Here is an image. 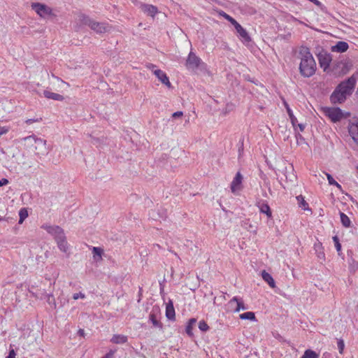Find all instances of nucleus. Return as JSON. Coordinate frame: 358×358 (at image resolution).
Returning a JSON list of instances; mask_svg holds the SVG:
<instances>
[{
  "label": "nucleus",
  "mask_w": 358,
  "mask_h": 358,
  "mask_svg": "<svg viewBox=\"0 0 358 358\" xmlns=\"http://www.w3.org/2000/svg\"><path fill=\"white\" fill-rule=\"evenodd\" d=\"M299 56L301 59L299 68L300 74L304 78H310L313 76L315 73L317 66L310 49L306 46H301Z\"/></svg>",
  "instance_id": "nucleus-1"
},
{
  "label": "nucleus",
  "mask_w": 358,
  "mask_h": 358,
  "mask_svg": "<svg viewBox=\"0 0 358 358\" xmlns=\"http://www.w3.org/2000/svg\"><path fill=\"white\" fill-rule=\"evenodd\" d=\"M185 66L188 71L194 73H197L199 71L205 72L207 70L206 64L192 51L189 52Z\"/></svg>",
  "instance_id": "nucleus-2"
},
{
  "label": "nucleus",
  "mask_w": 358,
  "mask_h": 358,
  "mask_svg": "<svg viewBox=\"0 0 358 358\" xmlns=\"http://www.w3.org/2000/svg\"><path fill=\"white\" fill-rule=\"evenodd\" d=\"M80 21L83 24L90 27L92 30L98 34H102L107 31V27L104 23L96 22L87 15H82L80 16Z\"/></svg>",
  "instance_id": "nucleus-3"
},
{
  "label": "nucleus",
  "mask_w": 358,
  "mask_h": 358,
  "mask_svg": "<svg viewBox=\"0 0 358 358\" xmlns=\"http://www.w3.org/2000/svg\"><path fill=\"white\" fill-rule=\"evenodd\" d=\"M222 15L224 17L225 19H227L229 22L231 23V24L234 25L235 29L236 30L237 33L239 35V37L241 38L242 41L245 42H249L251 41V38L247 32V31L232 17L227 15L224 12H222Z\"/></svg>",
  "instance_id": "nucleus-4"
},
{
  "label": "nucleus",
  "mask_w": 358,
  "mask_h": 358,
  "mask_svg": "<svg viewBox=\"0 0 358 358\" xmlns=\"http://www.w3.org/2000/svg\"><path fill=\"white\" fill-rule=\"evenodd\" d=\"M357 83V78L355 75L351 76L347 80L341 82L336 88L344 93L346 96L352 94Z\"/></svg>",
  "instance_id": "nucleus-5"
},
{
  "label": "nucleus",
  "mask_w": 358,
  "mask_h": 358,
  "mask_svg": "<svg viewBox=\"0 0 358 358\" xmlns=\"http://www.w3.org/2000/svg\"><path fill=\"white\" fill-rule=\"evenodd\" d=\"M24 139L25 141H29L30 143H32V141L34 142L35 149L36 150H38V152H36L37 155H45L47 153L45 140L37 138L35 135L27 136Z\"/></svg>",
  "instance_id": "nucleus-6"
},
{
  "label": "nucleus",
  "mask_w": 358,
  "mask_h": 358,
  "mask_svg": "<svg viewBox=\"0 0 358 358\" xmlns=\"http://www.w3.org/2000/svg\"><path fill=\"white\" fill-rule=\"evenodd\" d=\"M31 7L41 17L45 18L54 15L52 8L45 4L36 2L32 3Z\"/></svg>",
  "instance_id": "nucleus-7"
},
{
  "label": "nucleus",
  "mask_w": 358,
  "mask_h": 358,
  "mask_svg": "<svg viewBox=\"0 0 358 358\" xmlns=\"http://www.w3.org/2000/svg\"><path fill=\"white\" fill-rule=\"evenodd\" d=\"M323 111L324 115L333 122H339L344 117L343 113L340 108L326 107L323 108Z\"/></svg>",
  "instance_id": "nucleus-8"
},
{
  "label": "nucleus",
  "mask_w": 358,
  "mask_h": 358,
  "mask_svg": "<svg viewBox=\"0 0 358 358\" xmlns=\"http://www.w3.org/2000/svg\"><path fill=\"white\" fill-rule=\"evenodd\" d=\"M350 68L348 62L338 61L333 64L332 71L336 76H343L346 74Z\"/></svg>",
  "instance_id": "nucleus-9"
},
{
  "label": "nucleus",
  "mask_w": 358,
  "mask_h": 358,
  "mask_svg": "<svg viewBox=\"0 0 358 358\" xmlns=\"http://www.w3.org/2000/svg\"><path fill=\"white\" fill-rule=\"evenodd\" d=\"M41 227L53 236L55 240L65 234L63 229L59 226L43 224Z\"/></svg>",
  "instance_id": "nucleus-10"
},
{
  "label": "nucleus",
  "mask_w": 358,
  "mask_h": 358,
  "mask_svg": "<svg viewBox=\"0 0 358 358\" xmlns=\"http://www.w3.org/2000/svg\"><path fill=\"white\" fill-rule=\"evenodd\" d=\"M159 315L160 310L159 307L155 306L149 315V320L155 327L162 329V324L159 320Z\"/></svg>",
  "instance_id": "nucleus-11"
},
{
  "label": "nucleus",
  "mask_w": 358,
  "mask_h": 358,
  "mask_svg": "<svg viewBox=\"0 0 358 358\" xmlns=\"http://www.w3.org/2000/svg\"><path fill=\"white\" fill-rule=\"evenodd\" d=\"M317 58L321 68H323L324 71H326L329 67L331 62V55L325 52H322L317 55Z\"/></svg>",
  "instance_id": "nucleus-12"
},
{
  "label": "nucleus",
  "mask_w": 358,
  "mask_h": 358,
  "mask_svg": "<svg viewBox=\"0 0 358 358\" xmlns=\"http://www.w3.org/2000/svg\"><path fill=\"white\" fill-rule=\"evenodd\" d=\"M347 96H348L336 87L330 96V101L334 104L342 103L346 100Z\"/></svg>",
  "instance_id": "nucleus-13"
},
{
  "label": "nucleus",
  "mask_w": 358,
  "mask_h": 358,
  "mask_svg": "<svg viewBox=\"0 0 358 358\" xmlns=\"http://www.w3.org/2000/svg\"><path fill=\"white\" fill-rule=\"evenodd\" d=\"M242 180L243 176L240 172H238L231 183V190L233 193H235L236 191H240L242 189Z\"/></svg>",
  "instance_id": "nucleus-14"
},
{
  "label": "nucleus",
  "mask_w": 358,
  "mask_h": 358,
  "mask_svg": "<svg viewBox=\"0 0 358 358\" xmlns=\"http://www.w3.org/2000/svg\"><path fill=\"white\" fill-rule=\"evenodd\" d=\"M348 131L353 141L358 143V118L349 124Z\"/></svg>",
  "instance_id": "nucleus-15"
},
{
  "label": "nucleus",
  "mask_w": 358,
  "mask_h": 358,
  "mask_svg": "<svg viewBox=\"0 0 358 358\" xmlns=\"http://www.w3.org/2000/svg\"><path fill=\"white\" fill-rule=\"evenodd\" d=\"M153 73L157 76V78L162 82V83L167 86L169 88L171 87V83H170L168 76L164 72H163L160 69H155Z\"/></svg>",
  "instance_id": "nucleus-16"
},
{
  "label": "nucleus",
  "mask_w": 358,
  "mask_h": 358,
  "mask_svg": "<svg viewBox=\"0 0 358 358\" xmlns=\"http://www.w3.org/2000/svg\"><path fill=\"white\" fill-rule=\"evenodd\" d=\"M348 48H349V45L347 42L338 41L336 43V45L331 46V50L333 52L343 53V52H346Z\"/></svg>",
  "instance_id": "nucleus-17"
},
{
  "label": "nucleus",
  "mask_w": 358,
  "mask_h": 358,
  "mask_svg": "<svg viewBox=\"0 0 358 358\" xmlns=\"http://www.w3.org/2000/svg\"><path fill=\"white\" fill-rule=\"evenodd\" d=\"M256 206L259 208L261 213L266 214L268 217H272V212L266 202L259 201L257 202Z\"/></svg>",
  "instance_id": "nucleus-18"
},
{
  "label": "nucleus",
  "mask_w": 358,
  "mask_h": 358,
  "mask_svg": "<svg viewBox=\"0 0 358 358\" xmlns=\"http://www.w3.org/2000/svg\"><path fill=\"white\" fill-rule=\"evenodd\" d=\"M166 317L170 320H175L176 319V313L175 309L173 307V303L170 299L166 304Z\"/></svg>",
  "instance_id": "nucleus-19"
},
{
  "label": "nucleus",
  "mask_w": 358,
  "mask_h": 358,
  "mask_svg": "<svg viewBox=\"0 0 358 358\" xmlns=\"http://www.w3.org/2000/svg\"><path fill=\"white\" fill-rule=\"evenodd\" d=\"M41 299H45L47 303L51 306L52 308L55 309L57 308V303L55 299L52 294H46L45 292L41 293Z\"/></svg>",
  "instance_id": "nucleus-20"
},
{
  "label": "nucleus",
  "mask_w": 358,
  "mask_h": 358,
  "mask_svg": "<svg viewBox=\"0 0 358 358\" xmlns=\"http://www.w3.org/2000/svg\"><path fill=\"white\" fill-rule=\"evenodd\" d=\"M141 9L145 13L151 17H154L158 11L156 6L149 4H142Z\"/></svg>",
  "instance_id": "nucleus-21"
},
{
  "label": "nucleus",
  "mask_w": 358,
  "mask_h": 358,
  "mask_svg": "<svg viewBox=\"0 0 358 358\" xmlns=\"http://www.w3.org/2000/svg\"><path fill=\"white\" fill-rule=\"evenodd\" d=\"M55 241L59 250L64 252H66L68 250V243L65 234L60 238L59 237V238Z\"/></svg>",
  "instance_id": "nucleus-22"
},
{
  "label": "nucleus",
  "mask_w": 358,
  "mask_h": 358,
  "mask_svg": "<svg viewBox=\"0 0 358 358\" xmlns=\"http://www.w3.org/2000/svg\"><path fill=\"white\" fill-rule=\"evenodd\" d=\"M43 94V96L48 99H52L55 101H63L64 99L62 95L57 93L51 92L48 90H44Z\"/></svg>",
  "instance_id": "nucleus-23"
},
{
  "label": "nucleus",
  "mask_w": 358,
  "mask_h": 358,
  "mask_svg": "<svg viewBox=\"0 0 358 358\" xmlns=\"http://www.w3.org/2000/svg\"><path fill=\"white\" fill-rule=\"evenodd\" d=\"M261 275L263 280L268 283V285L271 287L274 288L275 287V282L273 277L271 274L267 273L266 271H262L261 272Z\"/></svg>",
  "instance_id": "nucleus-24"
},
{
  "label": "nucleus",
  "mask_w": 358,
  "mask_h": 358,
  "mask_svg": "<svg viewBox=\"0 0 358 358\" xmlns=\"http://www.w3.org/2000/svg\"><path fill=\"white\" fill-rule=\"evenodd\" d=\"M110 341L115 344H124L127 341V336L122 334H114Z\"/></svg>",
  "instance_id": "nucleus-25"
},
{
  "label": "nucleus",
  "mask_w": 358,
  "mask_h": 358,
  "mask_svg": "<svg viewBox=\"0 0 358 358\" xmlns=\"http://www.w3.org/2000/svg\"><path fill=\"white\" fill-rule=\"evenodd\" d=\"M196 320L195 318H191L189 320L185 328V332L189 336H193L192 328L196 324Z\"/></svg>",
  "instance_id": "nucleus-26"
},
{
  "label": "nucleus",
  "mask_w": 358,
  "mask_h": 358,
  "mask_svg": "<svg viewBox=\"0 0 358 358\" xmlns=\"http://www.w3.org/2000/svg\"><path fill=\"white\" fill-rule=\"evenodd\" d=\"M296 199L300 208L304 210H311L308 207V203L304 200V197L302 195L297 196Z\"/></svg>",
  "instance_id": "nucleus-27"
},
{
  "label": "nucleus",
  "mask_w": 358,
  "mask_h": 358,
  "mask_svg": "<svg viewBox=\"0 0 358 358\" xmlns=\"http://www.w3.org/2000/svg\"><path fill=\"white\" fill-rule=\"evenodd\" d=\"M239 317L241 320H248L252 321H255L256 320L255 313L250 311L241 314Z\"/></svg>",
  "instance_id": "nucleus-28"
},
{
  "label": "nucleus",
  "mask_w": 358,
  "mask_h": 358,
  "mask_svg": "<svg viewBox=\"0 0 358 358\" xmlns=\"http://www.w3.org/2000/svg\"><path fill=\"white\" fill-rule=\"evenodd\" d=\"M341 222L345 227H349L351 222L350 218L344 213L340 212Z\"/></svg>",
  "instance_id": "nucleus-29"
},
{
  "label": "nucleus",
  "mask_w": 358,
  "mask_h": 358,
  "mask_svg": "<svg viewBox=\"0 0 358 358\" xmlns=\"http://www.w3.org/2000/svg\"><path fill=\"white\" fill-rule=\"evenodd\" d=\"M285 106H286V108H287V111L288 115H289V119L291 120V122H292L293 127H295L296 124H297V122H298L297 118L294 115L292 110L289 108V107L288 106V105L287 103H285Z\"/></svg>",
  "instance_id": "nucleus-30"
},
{
  "label": "nucleus",
  "mask_w": 358,
  "mask_h": 358,
  "mask_svg": "<svg viewBox=\"0 0 358 358\" xmlns=\"http://www.w3.org/2000/svg\"><path fill=\"white\" fill-rule=\"evenodd\" d=\"M236 306L234 308V312H239L241 310H246L247 307L245 306L242 299L237 297Z\"/></svg>",
  "instance_id": "nucleus-31"
},
{
  "label": "nucleus",
  "mask_w": 358,
  "mask_h": 358,
  "mask_svg": "<svg viewBox=\"0 0 358 358\" xmlns=\"http://www.w3.org/2000/svg\"><path fill=\"white\" fill-rule=\"evenodd\" d=\"M301 358H319V355L316 352L308 349L304 352Z\"/></svg>",
  "instance_id": "nucleus-32"
},
{
  "label": "nucleus",
  "mask_w": 358,
  "mask_h": 358,
  "mask_svg": "<svg viewBox=\"0 0 358 358\" xmlns=\"http://www.w3.org/2000/svg\"><path fill=\"white\" fill-rule=\"evenodd\" d=\"M150 215L152 217V218L153 220H157L158 218L165 219L166 217V215L165 211L164 210V209L159 210L158 217H157L155 215V210H152L150 213Z\"/></svg>",
  "instance_id": "nucleus-33"
},
{
  "label": "nucleus",
  "mask_w": 358,
  "mask_h": 358,
  "mask_svg": "<svg viewBox=\"0 0 358 358\" xmlns=\"http://www.w3.org/2000/svg\"><path fill=\"white\" fill-rule=\"evenodd\" d=\"M19 224H22L24 220L28 217V212L27 210L24 208H21L19 212Z\"/></svg>",
  "instance_id": "nucleus-34"
},
{
  "label": "nucleus",
  "mask_w": 358,
  "mask_h": 358,
  "mask_svg": "<svg viewBox=\"0 0 358 358\" xmlns=\"http://www.w3.org/2000/svg\"><path fill=\"white\" fill-rule=\"evenodd\" d=\"M358 269V262L352 259L349 264V270L351 273H355Z\"/></svg>",
  "instance_id": "nucleus-35"
},
{
  "label": "nucleus",
  "mask_w": 358,
  "mask_h": 358,
  "mask_svg": "<svg viewBox=\"0 0 358 358\" xmlns=\"http://www.w3.org/2000/svg\"><path fill=\"white\" fill-rule=\"evenodd\" d=\"M237 296L233 297L227 303L228 309L231 311H234V307L236 306Z\"/></svg>",
  "instance_id": "nucleus-36"
},
{
  "label": "nucleus",
  "mask_w": 358,
  "mask_h": 358,
  "mask_svg": "<svg viewBox=\"0 0 358 358\" xmlns=\"http://www.w3.org/2000/svg\"><path fill=\"white\" fill-rule=\"evenodd\" d=\"M92 253L94 258H96V257L97 256L101 259V255L103 253V250L98 247H94L92 249Z\"/></svg>",
  "instance_id": "nucleus-37"
},
{
  "label": "nucleus",
  "mask_w": 358,
  "mask_h": 358,
  "mask_svg": "<svg viewBox=\"0 0 358 358\" xmlns=\"http://www.w3.org/2000/svg\"><path fill=\"white\" fill-rule=\"evenodd\" d=\"M199 328L201 331H207L209 327L204 320H201L199 323Z\"/></svg>",
  "instance_id": "nucleus-38"
},
{
  "label": "nucleus",
  "mask_w": 358,
  "mask_h": 358,
  "mask_svg": "<svg viewBox=\"0 0 358 358\" xmlns=\"http://www.w3.org/2000/svg\"><path fill=\"white\" fill-rule=\"evenodd\" d=\"M337 345H338V349L339 352L341 354H343V350H344V348H345L344 341L342 339L338 340Z\"/></svg>",
  "instance_id": "nucleus-39"
},
{
  "label": "nucleus",
  "mask_w": 358,
  "mask_h": 358,
  "mask_svg": "<svg viewBox=\"0 0 358 358\" xmlns=\"http://www.w3.org/2000/svg\"><path fill=\"white\" fill-rule=\"evenodd\" d=\"M326 176H327V178L329 185H334V184L336 183V181L334 179V178L332 177V176L331 174L326 173Z\"/></svg>",
  "instance_id": "nucleus-40"
},
{
  "label": "nucleus",
  "mask_w": 358,
  "mask_h": 358,
  "mask_svg": "<svg viewBox=\"0 0 358 358\" xmlns=\"http://www.w3.org/2000/svg\"><path fill=\"white\" fill-rule=\"evenodd\" d=\"M80 298V299H85V295L83 293H82V292H78V293L73 294V299L74 300H77V299H78Z\"/></svg>",
  "instance_id": "nucleus-41"
},
{
  "label": "nucleus",
  "mask_w": 358,
  "mask_h": 358,
  "mask_svg": "<svg viewBox=\"0 0 358 358\" xmlns=\"http://www.w3.org/2000/svg\"><path fill=\"white\" fill-rule=\"evenodd\" d=\"M8 131H9L8 127L0 126V136L7 134L8 132Z\"/></svg>",
  "instance_id": "nucleus-42"
},
{
  "label": "nucleus",
  "mask_w": 358,
  "mask_h": 358,
  "mask_svg": "<svg viewBox=\"0 0 358 358\" xmlns=\"http://www.w3.org/2000/svg\"><path fill=\"white\" fill-rule=\"evenodd\" d=\"M114 354H115V351L110 350L108 353H106L101 358H114Z\"/></svg>",
  "instance_id": "nucleus-43"
},
{
  "label": "nucleus",
  "mask_w": 358,
  "mask_h": 358,
  "mask_svg": "<svg viewBox=\"0 0 358 358\" xmlns=\"http://www.w3.org/2000/svg\"><path fill=\"white\" fill-rule=\"evenodd\" d=\"M239 143H240V145L238 147V154H239V157L242 155L243 152V140H241L239 141Z\"/></svg>",
  "instance_id": "nucleus-44"
},
{
  "label": "nucleus",
  "mask_w": 358,
  "mask_h": 358,
  "mask_svg": "<svg viewBox=\"0 0 358 358\" xmlns=\"http://www.w3.org/2000/svg\"><path fill=\"white\" fill-rule=\"evenodd\" d=\"M182 115H183V113L182 111H177L172 114V117L173 118L180 117L182 116Z\"/></svg>",
  "instance_id": "nucleus-45"
},
{
  "label": "nucleus",
  "mask_w": 358,
  "mask_h": 358,
  "mask_svg": "<svg viewBox=\"0 0 358 358\" xmlns=\"http://www.w3.org/2000/svg\"><path fill=\"white\" fill-rule=\"evenodd\" d=\"M335 245V248L338 252V254L339 256H341L342 255V252H341V244L339 243H336V244H334Z\"/></svg>",
  "instance_id": "nucleus-46"
},
{
  "label": "nucleus",
  "mask_w": 358,
  "mask_h": 358,
  "mask_svg": "<svg viewBox=\"0 0 358 358\" xmlns=\"http://www.w3.org/2000/svg\"><path fill=\"white\" fill-rule=\"evenodd\" d=\"M8 180L3 178L0 180V187L4 186L7 184H8Z\"/></svg>",
  "instance_id": "nucleus-47"
},
{
  "label": "nucleus",
  "mask_w": 358,
  "mask_h": 358,
  "mask_svg": "<svg viewBox=\"0 0 358 358\" xmlns=\"http://www.w3.org/2000/svg\"><path fill=\"white\" fill-rule=\"evenodd\" d=\"M15 355H16V354L15 352V350L13 349H12V350H10L8 355L7 356L6 358H15Z\"/></svg>",
  "instance_id": "nucleus-48"
},
{
  "label": "nucleus",
  "mask_w": 358,
  "mask_h": 358,
  "mask_svg": "<svg viewBox=\"0 0 358 358\" xmlns=\"http://www.w3.org/2000/svg\"><path fill=\"white\" fill-rule=\"evenodd\" d=\"M39 120L38 119H28L25 121V122L27 124H32L33 122H38Z\"/></svg>",
  "instance_id": "nucleus-49"
},
{
  "label": "nucleus",
  "mask_w": 358,
  "mask_h": 358,
  "mask_svg": "<svg viewBox=\"0 0 358 358\" xmlns=\"http://www.w3.org/2000/svg\"><path fill=\"white\" fill-rule=\"evenodd\" d=\"M248 222H249V220H244V221H243V223L241 225H242V227H244L245 228L250 230V229L247 227V226H248Z\"/></svg>",
  "instance_id": "nucleus-50"
},
{
  "label": "nucleus",
  "mask_w": 358,
  "mask_h": 358,
  "mask_svg": "<svg viewBox=\"0 0 358 358\" xmlns=\"http://www.w3.org/2000/svg\"><path fill=\"white\" fill-rule=\"evenodd\" d=\"M245 358H258L257 355L256 353L250 354L245 357Z\"/></svg>",
  "instance_id": "nucleus-51"
},
{
  "label": "nucleus",
  "mask_w": 358,
  "mask_h": 358,
  "mask_svg": "<svg viewBox=\"0 0 358 358\" xmlns=\"http://www.w3.org/2000/svg\"><path fill=\"white\" fill-rule=\"evenodd\" d=\"M333 241L334 242V244H336V243H339L340 241H339V238L337 236H333Z\"/></svg>",
  "instance_id": "nucleus-52"
},
{
  "label": "nucleus",
  "mask_w": 358,
  "mask_h": 358,
  "mask_svg": "<svg viewBox=\"0 0 358 358\" xmlns=\"http://www.w3.org/2000/svg\"><path fill=\"white\" fill-rule=\"evenodd\" d=\"M297 126L299 127L301 131H303L305 129V125L303 124H298Z\"/></svg>",
  "instance_id": "nucleus-53"
},
{
  "label": "nucleus",
  "mask_w": 358,
  "mask_h": 358,
  "mask_svg": "<svg viewBox=\"0 0 358 358\" xmlns=\"http://www.w3.org/2000/svg\"><path fill=\"white\" fill-rule=\"evenodd\" d=\"M78 334L81 336H84L85 335V331L82 329H80L78 331Z\"/></svg>",
  "instance_id": "nucleus-54"
},
{
  "label": "nucleus",
  "mask_w": 358,
  "mask_h": 358,
  "mask_svg": "<svg viewBox=\"0 0 358 358\" xmlns=\"http://www.w3.org/2000/svg\"><path fill=\"white\" fill-rule=\"evenodd\" d=\"M147 67L150 69H152L153 70V71H155L154 69L156 67L155 65L152 64H148L147 65Z\"/></svg>",
  "instance_id": "nucleus-55"
},
{
  "label": "nucleus",
  "mask_w": 358,
  "mask_h": 358,
  "mask_svg": "<svg viewBox=\"0 0 358 358\" xmlns=\"http://www.w3.org/2000/svg\"><path fill=\"white\" fill-rule=\"evenodd\" d=\"M317 257L320 259L324 258V253L323 252H319L318 254H317Z\"/></svg>",
  "instance_id": "nucleus-56"
},
{
  "label": "nucleus",
  "mask_w": 358,
  "mask_h": 358,
  "mask_svg": "<svg viewBox=\"0 0 358 358\" xmlns=\"http://www.w3.org/2000/svg\"><path fill=\"white\" fill-rule=\"evenodd\" d=\"M334 185H335V186H336L338 189L342 190V187H341V185L339 183H338L337 182H336V184H334Z\"/></svg>",
  "instance_id": "nucleus-57"
},
{
  "label": "nucleus",
  "mask_w": 358,
  "mask_h": 358,
  "mask_svg": "<svg viewBox=\"0 0 358 358\" xmlns=\"http://www.w3.org/2000/svg\"><path fill=\"white\" fill-rule=\"evenodd\" d=\"M317 247H318V248H320V244H318V245H315V248L316 251H317Z\"/></svg>",
  "instance_id": "nucleus-58"
},
{
  "label": "nucleus",
  "mask_w": 358,
  "mask_h": 358,
  "mask_svg": "<svg viewBox=\"0 0 358 358\" xmlns=\"http://www.w3.org/2000/svg\"><path fill=\"white\" fill-rule=\"evenodd\" d=\"M252 225L250 224H249V228H252Z\"/></svg>",
  "instance_id": "nucleus-59"
},
{
  "label": "nucleus",
  "mask_w": 358,
  "mask_h": 358,
  "mask_svg": "<svg viewBox=\"0 0 358 358\" xmlns=\"http://www.w3.org/2000/svg\"><path fill=\"white\" fill-rule=\"evenodd\" d=\"M357 169H358V166H357Z\"/></svg>",
  "instance_id": "nucleus-60"
}]
</instances>
